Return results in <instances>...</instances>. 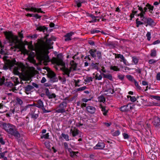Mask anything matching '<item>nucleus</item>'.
<instances>
[{"label": "nucleus", "instance_id": "f257e3e1", "mask_svg": "<svg viewBox=\"0 0 160 160\" xmlns=\"http://www.w3.org/2000/svg\"><path fill=\"white\" fill-rule=\"evenodd\" d=\"M52 39H47L46 42L41 40L40 42L35 44V51L37 55L38 59L41 61H43L45 62H49V58L48 54L49 49L51 48L50 46L52 44Z\"/></svg>", "mask_w": 160, "mask_h": 160}, {"label": "nucleus", "instance_id": "f03ea898", "mask_svg": "<svg viewBox=\"0 0 160 160\" xmlns=\"http://www.w3.org/2000/svg\"><path fill=\"white\" fill-rule=\"evenodd\" d=\"M7 57L5 56L4 57V59H6L5 62V64L3 67V69L5 70L8 69L9 68H11L13 67L15 65H18V63L17 62L16 60L14 59L12 60L9 59H7L6 58Z\"/></svg>", "mask_w": 160, "mask_h": 160}, {"label": "nucleus", "instance_id": "7ed1b4c3", "mask_svg": "<svg viewBox=\"0 0 160 160\" xmlns=\"http://www.w3.org/2000/svg\"><path fill=\"white\" fill-rule=\"evenodd\" d=\"M63 57L61 53L58 54L57 57H53L52 59V63L56 64L58 66H64L65 62L63 61Z\"/></svg>", "mask_w": 160, "mask_h": 160}, {"label": "nucleus", "instance_id": "20e7f679", "mask_svg": "<svg viewBox=\"0 0 160 160\" xmlns=\"http://www.w3.org/2000/svg\"><path fill=\"white\" fill-rule=\"evenodd\" d=\"M4 34L6 39L10 43H14L17 39V37L14 36L11 31L5 32Z\"/></svg>", "mask_w": 160, "mask_h": 160}, {"label": "nucleus", "instance_id": "39448f33", "mask_svg": "<svg viewBox=\"0 0 160 160\" xmlns=\"http://www.w3.org/2000/svg\"><path fill=\"white\" fill-rule=\"evenodd\" d=\"M67 106V102L66 101H63L54 109L55 112L58 113H63L65 112Z\"/></svg>", "mask_w": 160, "mask_h": 160}, {"label": "nucleus", "instance_id": "423d86ee", "mask_svg": "<svg viewBox=\"0 0 160 160\" xmlns=\"http://www.w3.org/2000/svg\"><path fill=\"white\" fill-rule=\"evenodd\" d=\"M88 53L90 54V56L92 58H95L97 56L98 59L102 58V54L101 52L97 51L96 49H91L88 51Z\"/></svg>", "mask_w": 160, "mask_h": 160}, {"label": "nucleus", "instance_id": "0eeeda50", "mask_svg": "<svg viewBox=\"0 0 160 160\" xmlns=\"http://www.w3.org/2000/svg\"><path fill=\"white\" fill-rule=\"evenodd\" d=\"M47 77L49 78L50 81L51 82H57L58 81V79L56 76V74L53 72H48L47 74Z\"/></svg>", "mask_w": 160, "mask_h": 160}, {"label": "nucleus", "instance_id": "6e6552de", "mask_svg": "<svg viewBox=\"0 0 160 160\" xmlns=\"http://www.w3.org/2000/svg\"><path fill=\"white\" fill-rule=\"evenodd\" d=\"M8 132L10 134L13 135L16 138H18L20 137V135L16 129L10 128L8 130Z\"/></svg>", "mask_w": 160, "mask_h": 160}, {"label": "nucleus", "instance_id": "1a4fd4ad", "mask_svg": "<svg viewBox=\"0 0 160 160\" xmlns=\"http://www.w3.org/2000/svg\"><path fill=\"white\" fill-rule=\"evenodd\" d=\"M132 13H131L130 15L131 19H132V18H134V15L138 17H140V16H139V15L141 13V11H140L139 10H138V6L136 8H133V10H132Z\"/></svg>", "mask_w": 160, "mask_h": 160}, {"label": "nucleus", "instance_id": "9d476101", "mask_svg": "<svg viewBox=\"0 0 160 160\" xmlns=\"http://www.w3.org/2000/svg\"><path fill=\"white\" fill-rule=\"evenodd\" d=\"M62 67L60 68V69L62 70L64 73L63 74V75H66L68 76V77H70V73L71 71V69H68V68H66L65 66V64L64 63V66H62Z\"/></svg>", "mask_w": 160, "mask_h": 160}, {"label": "nucleus", "instance_id": "9b49d317", "mask_svg": "<svg viewBox=\"0 0 160 160\" xmlns=\"http://www.w3.org/2000/svg\"><path fill=\"white\" fill-rule=\"evenodd\" d=\"M138 10H139V11H141V13L139 16H140V17H143V15H145L146 14V12H147V7L146 6L144 8H143L142 6H139V5L138 6Z\"/></svg>", "mask_w": 160, "mask_h": 160}, {"label": "nucleus", "instance_id": "f8f14e48", "mask_svg": "<svg viewBox=\"0 0 160 160\" xmlns=\"http://www.w3.org/2000/svg\"><path fill=\"white\" fill-rule=\"evenodd\" d=\"M115 58H120V61L122 62L125 65H127V61L123 56L121 54H115Z\"/></svg>", "mask_w": 160, "mask_h": 160}, {"label": "nucleus", "instance_id": "ddd939ff", "mask_svg": "<svg viewBox=\"0 0 160 160\" xmlns=\"http://www.w3.org/2000/svg\"><path fill=\"white\" fill-rule=\"evenodd\" d=\"M74 34L73 32H70L67 33L64 36L65 38L64 41L65 42H68L72 40V36Z\"/></svg>", "mask_w": 160, "mask_h": 160}, {"label": "nucleus", "instance_id": "4468645a", "mask_svg": "<svg viewBox=\"0 0 160 160\" xmlns=\"http://www.w3.org/2000/svg\"><path fill=\"white\" fill-rule=\"evenodd\" d=\"M156 23L151 18H148L147 20V23L145 24L146 27L149 26L151 27H153L156 25Z\"/></svg>", "mask_w": 160, "mask_h": 160}, {"label": "nucleus", "instance_id": "2eb2a0df", "mask_svg": "<svg viewBox=\"0 0 160 160\" xmlns=\"http://www.w3.org/2000/svg\"><path fill=\"white\" fill-rule=\"evenodd\" d=\"M45 93L46 95L48 97L49 99H52L53 98H55L56 95L55 93L51 94L49 92V90L48 88L45 89Z\"/></svg>", "mask_w": 160, "mask_h": 160}, {"label": "nucleus", "instance_id": "dca6fc26", "mask_svg": "<svg viewBox=\"0 0 160 160\" xmlns=\"http://www.w3.org/2000/svg\"><path fill=\"white\" fill-rule=\"evenodd\" d=\"M105 147V144L103 142H99L93 147L94 149H102Z\"/></svg>", "mask_w": 160, "mask_h": 160}, {"label": "nucleus", "instance_id": "f3484780", "mask_svg": "<svg viewBox=\"0 0 160 160\" xmlns=\"http://www.w3.org/2000/svg\"><path fill=\"white\" fill-rule=\"evenodd\" d=\"M152 123L154 126L158 127L160 125V118L158 117H155L153 118Z\"/></svg>", "mask_w": 160, "mask_h": 160}, {"label": "nucleus", "instance_id": "a211bd4d", "mask_svg": "<svg viewBox=\"0 0 160 160\" xmlns=\"http://www.w3.org/2000/svg\"><path fill=\"white\" fill-rule=\"evenodd\" d=\"M36 29L40 32H44L45 31H47L48 30V28L45 26H39L38 25H36Z\"/></svg>", "mask_w": 160, "mask_h": 160}, {"label": "nucleus", "instance_id": "6ab92c4d", "mask_svg": "<svg viewBox=\"0 0 160 160\" xmlns=\"http://www.w3.org/2000/svg\"><path fill=\"white\" fill-rule=\"evenodd\" d=\"M86 110L89 113L93 114L95 112L96 109L93 107L88 106L86 107Z\"/></svg>", "mask_w": 160, "mask_h": 160}, {"label": "nucleus", "instance_id": "aec40b11", "mask_svg": "<svg viewBox=\"0 0 160 160\" xmlns=\"http://www.w3.org/2000/svg\"><path fill=\"white\" fill-rule=\"evenodd\" d=\"M70 156L72 158H77L78 156L77 154L78 153V152H74L72 151V149L71 151L69 152Z\"/></svg>", "mask_w": 160, "mask_h": 160}, {"label": "nucleus", "instance_id": "412c9836", "mask_svg": "<svg viewBox=\"0 0 160 160\" xmlns=\"http://www.w3.org/2000/svg\"><path fill=\"white\" fill-rule=\"evenodd\" d=\"M100 72L101 74L103 76L104 78H105L109 79L110 81H112L113 79L112 76L111 74H105L101 72L100 71Z\"/></svg>", "mask_w": 160, "mask_h": 160}, {"label": "nucleus", "instance_id": "4be33fe9", "mask_svg": "<svg viewBox=\"0 0 160 160\" xmlns=\"http://www.w3.org/2000/svg\"><path fill=\"white\" fill-rule=\"evenodd\" d=\"M70 132L72 133V136L75 137L78 134L79 130L74 128L73 130L72 129H71Z\"/></svg>", "mask_w": 160, "mask_h": 160}, {"label": "nucleus", "instance_id": "5701e85b", "mask_svg": "<svg viewBox=\"0 0 160 160\" xmlns=\"http://www.w3.org/2000/svg\"><path fill=\"white\" fill-rule=\"evenodd\" d=\"M33 104L36 107L41 109L44 107V105L42 101H38V102L36 103H34Z\"/></svg>", "mask_w": 160, "mask_h": 160}, {"label": "nucleus", "instance_id": "b1692460", "mask_svg": "<svg viewBox=\"0 0 160 160\" xmlns=\"http://www.w3.org/2000/svg\"><path fill=\"white\" fill-rule=\"evenodd\" d=\"M34 57L30 53L28 55V59L30 62L34 63L36 61L34 58Z\"/></svg>", "mask_w": 160, "mask_h": 160}, {"label": "nucleus", "instance_id": "393cba45", "mask_svg": "<svg viewBox=\"0 0 160 160\" xmlns=\"http://www.w3.org/2000/svg\"><path fill=\"white\" fill-rule=\"evenodd\" d=\"M90 18H92V20L89 21V22L90 23H94L97 22V18H99V16H95L93 14L91 15Z\"/></svg>", "mask_w": 160, "mask_h": 160}, {"label": "nucleus", "instance_id": "a878e982", "mask_svg": "<svg viewBox=\"0 0 160 160\" xmlns=\"http://www.w3.org/2000/svg\"><path fill=\"white\" fill-rule=\"evenodd\" d=\"M34 88L33 86L30 85H28L25 88V92L27 94H28L29 93L28 92H29L31 91V90Z\"/></svg>", "mask_w": 160, "mask_h": 160}, {"label": "nucleus", "instance_id": "bb28decb", "mask_svg": "<svg viewBox=\"0 0 160 160\" xmlns=\"http://www.w3.org/2000/svg\"><path fill=\"white\" fill-rule=\"evenodd\" d=\"M146 6L148 8V9H149V12L151 13H152V11H153L154 8V6H152L149 3H147Z\"/></svg>", "mask_w": 160, "mask_h": 160}, {"label": "nucleus", "instance_id": "cd10ccee", "mask_svg": "<svg viewBox=\"0 0 160 160\" xmlns=\"http://www.w3.org/2000/svg\"><path fill=\"white\" fill-rule=\"evenodd\" d=\"M156 102H154L152 101H151V102H150V103L149 104L148 106H152L153 105L160 106V102L158 101H156Z\"/></svg>", "mask_w": 160, "mask_h": 160}, {"label": "nucleus", "instance_id": "c85d7f7f", "mask_svg": "<svg viewBox=\"0 0 160 160\" xmlns=\"http://www.w3.org/2000/svg\"><path fill=\"white\" fill-rule=\"evenodd\" d=\"M98 63H92L91 64V66L92 69H95L98 70Z\"/></svg>", "mask_w": 160, "mask_h": 160}, {"label": "nucleus", "instance_id": "c756f323", "mask_svg": "<svg viewBox=\"0 0 160 160\" xmlns=\"http://www.w3.org/2000/svg\"><path fill=\"white\" fill-rule=\"evenodd\" d=\"M64 149L65 151H68L69 152L71 151L72 149L70 148H68V143L67 142H64L63 143Z\"/></svg>", "mask_w": 160, "mask_h": 160}, {"label": "nucleus", "instance_id": "7c9ffc66", "mask_svg": "<svg viewBox=\"0 0 160 160\" xmlns=\"http://www.w3.org/2000/svg\"><path fill=\"white\" fill-rule=\"evenodd\" d=\"M126 106L127 109H128V111L133 109L134 105L133 103H130L126 105Z\"/></svg>", "mask_w": 160, "mask_h": 160}, {"label": "nucleus", "instance_id": "2f4dec72", "mask_svg": "<svg viewBox=\"0 0 160 160\" xmlns=\"http://www.w3.org/2000/svg\"><path fill=\"white\" fill-rule=\"evenodd\" d=\"M4 46L2 44V42L0 41V53L2 54H6L5 52L3 50Z\"/></svg>", "mask_w": 160, "mask_h": 160}, {"label": "nucleus", "instance_id": "473e14b6", "mask_svg": "<svg viewBox=\"0 0 160 160\" xmlns=\"http://www.w3.org/2000/svg\"><path fill=\"white\" fill-rule=\"evenodd\" d=\"M141 19V20L143 22V24H147V20H148V18H147L144 16V15H143V16L141 17H140Z\"/></svg>", "mask_w": 160, "mask_h": 160}, {"label": "nucleus", "instance_id": "72a5a7b5", "mask_svg": "<svg viewBox=\"0 0 160 160\" xmlns=\"http://www.w3.org/2000/svg\"><path fill=\"white\" fill-rule=\"evenodd\" d=\"M126 77L129 81L131 82H134L135 81V80H136L134 79L133 77L130 75H127L126 76Z\"/></svg>", "mask_w": 160, "mask_h": 160}, {"label": "nucleus", "instance_id": "f704fd0d", "mask_svg": "<svg viewBox=\"0 0 160 160\" xmlns=\"http://www.w3.org/2000/svg\"><path fill=\"white\" fill-rule=\"evenodd\" d=\"M142 96H139L137 95L136 96L132 97L131 98H130V100H137V99H139V98H141V100H144L142 98Z\"/></svg>", "mask_w": 160, "mask_h": 160}, {"label": "nucleus", "instance_id": "c9c22d12", "mask_svg": "<svg viewBox=\"0 0 160 160\" xmlns=\"http://www.w3.org/2000/svg\"><path fill=\"white\" fill-rule=\"evenodd\" d=\"M132 62L134 64L136 65L138 62V59L137 57L136 56H133L132 57Z\"/></svg>", "mask_w": 160, "mask_h": 160}, {"label": "nucleus", "instance_id": "e433bc0d", "mask_svg": "<svg viewBox=\"0 0 160 160\" xmlns=\"http://www.w3.org/2000/svg\"><path fill=\"white\" fill-rule=\"evenodd\" d=\"M136 23L137 27H138L140 25L143 24V22L139 21V18H137L136 20Z\"/></svg>", "mask_w": 160, "mask_h": 160}, {"label": "nucleus", "instance_id": "4c0bfd02", "mask_svg": "<svg viewBox=\"0 0 160 160\" xmlns=\"http://www.w3.org/2000/svg\"><path fill=\"white\" fill-rule=\"evenodd\" d=\"M111 70H113L114 71H118L120 70V69L117 66H112L110 67Z\"/></svg>", "mask_w": 160, "mask_h": 160}, {"label": "nucleus", "instance_id": "58836bf2", "mask_svg": "<svg viewBox=\"0 0 160 160\" xmlns=\"http://www.w3.org/2000/svg\"><path fill=\"white\" fill-rule=\"evenodd\" d=\"M151 53L150 54V56L152 57H155L157 55L156 51L155 49H153L151 50Z\"/></svg>", "mask_w": 160, "mask_h": 160}, {"label": "nucleus", "instance_id": "ea45409f", "mask_svg": "<svg viewBox=\"0 0 160 160\" xmlns=\"http://www.w3.org/2000/svg\"><path fill=\"white\" fill-rule=\"evenodd\" d=\"M61 136L62 137H63L66 141H68L70 140L69 138V136L68 134H65L64 133H62L61 134Z\"/></svg>", "mask_w": 160, "mask_h": 160}, {"label": "nucleus", "instance_id": "a19ab883", "mask_svg": "<svg viewBox=\"0 0 160 160\" xmlns=\"http://www.w3.org/2000/svg\"><path fill=\"white\" fill-rule=\"evenodd\" d=\"M150 98L152 99L160 100V97L157 95H151L150 96Z\"/></svg>", "mask_w": 160, "mask_h": 160}, {"label": "nucleus", "instance_id": "79ce46f5", "mask_svg": "<svg viewBox=\"0 0 160 160\" xmlns=\"http://www.w3.org/2000/svg\"><path fill=\"white\" fill-rule=\"evenodd\" d=\"M120 110L121 111L123 112L128 111V109H127L126 105H124L121 107L120 108Z\"/></svg>", "mask_w": 160, "mask_h": 160}, {"label": "nucleus", "instance_id": "37998d69", "mask_svg": "<svg viewBox=\"0 0 160 160\" xmlns=\"http://www.w3.org/2000/svg\"><path fill=\"white\" fill-rule=\"evenodd\" d=\"M101 108H102V111L103 112V114L104 115L106 116L107 115V113L108 112V110H106L105 108L104 107H102V106H101Z\"/></svg>", "mask_w": 160, "mask_h": 160}, {"label": "nucleus", "instance_id": "c03bdc74", "mask_svg": "<svg viewBox=\"0 0 160 160\" xmlns=\"http://www.w3.org/2000/svg\"><path fill=\"white\" fill-rule=\"evenodd\" d=\"M134 82L137 89L139 90H141V87L139 85L138 82L136 80H135V81Z\"/></svg>", "mask_w": 160, "mask_h": 160}, {"label": "nucleus", "instance_id": "a18cd8bd", "mask_svg": "<svg viewBox=\"0 0 160 160\" xmlns=\"http://www.w3.org/2000/svg\"><path fill=\"white\" fill-rule=\"evenodd\" d=\"M84 81L87 83L90 82L92 81V78L91 77H87L84 80Z\"/></svg>", "mask_w": 160, "mask_h": 160}, {"label": "nucleus", "instance_id": "49530a36", "mask_svg": "<svg viewBox=\"0 0 160 160\" xmlns=\"http://www.w3.org/2000/svg\"><path fill=\"white\" fill-rule=\"evenodd\" d=\"M75 3L78 8H80L82 4L81 2V0H77L75 1Z\"/></svg>", "mask_w": 160, "mask_h": 160}, {"label": "nucleus", "instance_id": "de8ad7c7", "mask_svg": "<svg viewBox=\"0 0 160 160\" xmlns=\"http://www.w3.org/2000/svg\"><path fill=\"white\" fill-rule=\"evenodd\" d=\"M151 33L149 32H148L146 35V36L147 37V40L149 41L151 39Z\"/></svg>", "mask_w": 160, "mask_h": 160}, {"label": "nucleus", "instance_id": "09e8293b", "mask_svg": "<svg viewBox=\"0 0 160 160\" xmlns=\"http://www.w3.org/2000/svg\"><path fill=\"white\" fill-rule=\"evenodd\" d=\"M101 31L100 30H96L95 29H91L90 31V33L92 34L94 33H98L100 32Z\"/></svg>", "mask_w": 160, "mask_h": 160}, {"label": "nucleus", "instance_id": "8fccbe9b", "mask_svg": "<svg viewBox=\"0 0 160 160\" xmlns=\"http://www.w3.org/2000/svg\"><path fill=\"white\" fill-rule=\"evenodd\" d=\"M32 106V104H28V105L26 106L25 107L21 108V112H22L23 111H26L27 108L29 106Z\"/></svg>", "mask_w": 160, "mask_h": 160}, {"label": "nucleus", "instance_id": "3c124183", "mask_svg": "<svg viewBox=\"0 0 160 160\" xmlns=\"http://www.w3.org/2000/svg\"><path fill=\"white\" fill-rule=\"evenodd\" d=\"M41 138H44L45 139H48L49 138V133H47L41 136Z\"/></svg>", "mask_w": 160, "mask_h": 160}, {"label": "nucleus", "instance_id": "603ef678", "mask_svg": "<svg viewBox=\"0 0 160 160\" xmlns=\"http://www.w3.org/2000/svg\"><path fill=\"white\" fill-rule=\"evenodd\" d=\"M38 117V115L37 114H31V118H33L34 119H37Z\"/></svg>", "mask_w": 160, "mask_h": 160}, {"label": "nucleus", "instance_id": "864d4df0", "mask_svg": "<svg viewBox=\"0 0 160 160\" xmlns=\"http://www.w3.org/2000/svg\"><path fill=\"white\" fill-rule=\"evenodd\" d=\"M87 88V87L86 86H83L77 89V91H83Z\"/></svg>", "mask_w": 160, "mask_h": 160}, {"label": "nucleus", "instance_id": "5fc2aeb1", "mask_svg": "<svg viewBox=\"0 0 160 160\" xmlns=\"http://www.w3.org/2000/svg\"><path fill=\"white\" fill-rule=\"evenodd\" d=\"M120 132L119 130L115 131L112 133V135L113 136H117L120 134Z\"/></svg>", "mask_w": 160, "mask_h": 160}, {"label": "nucleus", "instance_id": "6e6d98bb", "mask_svg": "<svg viewBox=\"0 0 160 160\" xmlns=\"http://www.w3.org/2000/svg\"><path fill=\"white\" fill-rule=\"evenodd\" d=\"M157 61L153 59H151L148 61V63L150 64H153L156 63Z\"/></svg>", "mask_w": 160, "mask_h": 160}, {"label": "nucleus", "instance_id": "4d7b16f0", "mask_svg": "<svg viewBox=\"0 0 160 160\" xmlns=\"http://www.w3.org/2000/svg\"><path fill=\"white\" fill-rule=\"evenodd\" d=\"M95 78L96 79L98 80H100L102 78V77L101 75H99V76H98L97 75H95Z\"/></svg>", "mask_w": 160, "mask_h": 160}, {"label": "nucleus", "instance_id": "13d9d810", "mask_svg": "<svg viewBox=\"0 0 160 160\" xmlns=\"http://www.w3.org/2000/svg\"><path fill=\"white\" fill-rule=\"evenodd\" d=\"M37 12L38 13H45V12H43V11H42L41 10V8H36V10H35V12Z\"/></svg>", "mask_w": 160, "mask_h": 160}, {"label": "nucleus", "instance_id": "bf43d9fd", "mask_svg": "<svg viewBox=\"0 0 160 160\" xmlns=\"http://www.w3.org/2000/svg\"><path fill=\"white\" fill-rule=\"evenodd\" d=\"M118 78L120 80H122L124 77V76L122 74H119L118 75Z\"/></svg>", "mask_w": 160, "mask_h": 160}, {"label": "nucleus", "instance_id": "052dcab7", "mask_svg": "<svg viewBox=\"0 0 160 160\" xmlns=\"http://www.w3.org/2000/svg\"><path fill=\"white\" fill-rule=\"evenodd\" d=\"M88 43L91 46H95L94 42L92 40H90L88 41Z\"/></svg>", "mask_w": 160, "mask_h": 160}, {"label": "nucleus", "instance_id": "680f3d73", "mask_svg": "<svg viewBox=\"0 0 160 160\" xmlns=\"http://www.w3.org/2000/svg\"><path fill=\"white\" fill-rule=\"evenodd\" d=\"M107 92L112 94L114 92V89L112 88H109L107 90Z\"/></svg>", "mask_w": 160, "mask_h": 160}, {"label": "nucleus", "instance_id": "e2e57ef3", "mask_svg": "<svg viewBox=\"0 0 160 160\" xmlns=\"http://www.w3.org/2000/svg\"><path fill=\"white\" fill-rule=\"evenodd\" d=\"M33 17L36 18L37 19H39L41 18V16L39 15L38 14H33Z\"/></svg>", "mask_w": 160, "mask_h": 160}, {"label": "nucleus", "instance_id": "0e129e2a", "mask_svg": "<svg viewBox=\"0 0 160 160\" xmlns=\"http://www.w3.org/2000/svg\"><path fill=\"white\" fill-rule=\"evenodd\" d=\"M22 31L21 32H19L18 33V35L19 37L22 39L23 38V34L22 33Z\"/></svg>", "mask_w": 160, "mask_h": 160}, {"label": "nucleus", "instance_id": "69168bd1", "mask_svg": "<svg viewBox=\"0 0 160 160\" xmlns=\"http://www.w3.org/2000/svg\"><path fill=\"white\" fill-rule=\"evenodd\" d=\"M123 136L125 139H128L129 138V136L127 133H123Z\"/></svg>", "mask_w": 160, "mask_h": 160}, {"label": "nucleus", "instance_id": "338daca9", "mask_svg": "<svg viewBox=\"0 0 160 160\" xmlns=\"http://www.w3.org/2000/svg\"><path fill=\"white\" fill-rule=\"evenodd\" d=\"M98 100H106V99L103 95H101L98 98Z\"/></svg>", "mask_w": 160, "mask_h": 160}, {"label": "nucleus", "instance_id": "774afa93", "mask_svg": "<svg viewBox=\"0 0 160 160\" xmlns=\"http://www.w3.org/2000/svg\"><path fill=\"white\" fill-rule=\"evenodd\" d=\"M156 79L157 80L160 81V72L157 73L156 76Z\"/></svg>", "mask_w": 160, "mask_h": 160}]
</instances>
